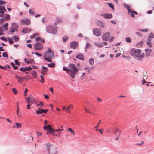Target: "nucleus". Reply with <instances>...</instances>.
Wrapping results in <instances>:
<instances>
[{"instance_id":"f257e3e1","label":"nucleus","mask_w":154,"mask_h":154,"mask_svg":"<svg viewBox=\"0 0 154 154\" xmlns=\"http://www.w3.org/2000/svg\"><path fill=\"white\" fill-rule=\"evenodd\" d=\"M130 54L137 59L142 60L144 56V54L139 49L132 48L130 51Z\"/></svg>"},{"instance_id":"f03ea898","label":"nucleus","mask_w":154,"mask_h":154,"mask_svg":"<svg viewBox=\"0 0 154 154\" xmlns=\"http://www.w3.org/2000/svg\"><path fill=\"white\" fill-rule=\"evenodd\" d=\"M68 68H69V72H70V75L71 77L74 79L76 74L79 71V69L73 64L71 63L69 64Z\"/></svg>"},{"instance_id":"7ed1b4c3","label":"nucleus","mask_w":154,"mask_h":154,"mask_svg":"<svg viewBox=\"0 0 154 154\" xmlns=\"http://www.w3.org/2000/svg\"><path fill=\"white\" fill-rule=\"evenodd\" d=\"M46 146L49 154H57L56 148L54 146L50 144H47Z\"/></svg>"},{"instance_id":"20e7f679","label":"nucleus","mask_w":154,"mask_h":154,"mask_svg":"<svg viewBox=\"0 0 154 154\" xmlns=\"http://www.w3.org/2000/svg\"><path fill=\"white\" fill-rule=\"evenodd\" d=\"M54 55V52L50 48H49L44 54V57L53 58Z\"/></svg>"},{"instance_id":"39448f33","label":"nucleus","mask_w":154,"mask_h":154,"mask_svg":"<svg viewBox=\"0 0 154 154\" xmlns=\"http://www.w3.org/2000/svg\"><path fill=\"white\" fill-rule=\"evenodd\" d=\"M46 30L48 33L53 34H55L57 31L56 29H53L52 27L51 26H48L46 28Z\"/></svg>"},{"instance_id":"423d86ee","label":"nucleus","mask_w":154,"mask_h":154,"mask_svg":"<svg viewBox=\"0 0 154 154\" xmlns=\"http://www.w3.org/2000/svg\"><path fill=\"white\" fill-rule=\"evenodd\" d=\"M43 47V45L39 42H36L34 45V48L35 49L37 50H40L42 49Z\"/></svg>"},{"instance_id":"0eeeda50","label":"nucleus","mask_w":154,"mask_h":154,"mask_svg":"<svg viewBox=\"0 0 154 154\" xmlns=\"http://www.w3.org/2000/svg\"><path fill=\"white\" fill-rule=\"evenodd\" d=\"M18 27V24L15 23H13L11 24V28L10 30V32H14L16 31Z\"/></svg>"},{"instance_id":"6e6552de","label":"nucleus","mask_w":154,"mask_h":154,"mask_svg":"<svg viewBox=\"0 0 154 154\" xmlns=\"http://www.w3.org/2000/svg\"><path fill=\"white\" fill-rule=\"evenodd\" d=\"M93 34L97 36H99L101 33V31L99 29L94 28L93 29Z\"/></svg>"},{"instance_id":"1a4fd4ad","label":"nucleus","mask_w":154,"mask_h":154,"mask_svg":"<svg viewBox=\"0 0 154 154\" xmlns=\"http://www.w3.org/2000/svg\"><path fill=\"white\" fill-rule=\"evenodd\" d=\"M110 35V33L109 32H106L104 33L102 36V40L103 41L108 40Z\"/></svg>"},{"instance_id":"9d476101","label":"nucleus","mask_w":154,"mask_h":154,"mask_svg":"<svg viewBox=\"0 0 154 154\" xmlns=\"http://www.w3.org/2000/svg\"><path fill=\"white\" fill-rule=\"evenodd\" d=\"M127 9L128 10V14H130L131 16L132 17H135L134 14H138V13L137 12L131 10V9H130L129 7L127 8Z\"/></svg>"},{"instance_id":"9b49d317","label":"nucleus","mask_w":154,"mask_h":154,"mask_svg":"<svg viewBox=\"0 0 154 154\" xmlns=\"http://www.w3.org/2000/svg\"><path fill=\"white\" fill-rule=\"evenodd\" d=\"M21 22L22 25H28L30 24V20L27 19H22L21 20Z\"/></svg>"},{"instance_id":"f8f14e48","label":"nucleus","mask_w":154,"mask_h":154,"mask_svg":"<svg viewBox=\"0 0 154 154\" xmlns=\"http://www.w3.org/2000/svg\"><path fill=\"white\" fill-rule=\"evenodd\" d=\"M100 15L106 19H109L112 17V15L111 14H101Z\"/></svg>"},{"instance_id":"ddd939ff","label":"nucleus","mask_w":154,"mask_h":154,"mask_svg":"<svg viewBox=\"0 0 154 154\" xmlns=\"http://www.w3.org/2000/svg\"><path fill=\"white\" fill-rule=\"evenodd\" d=\"M78 43L76 41L72 42L70 44L71 47L73 49H76L78 46Z\"/></svg>"},{"instance_id":"4468645a","label":"nucleus","mask_w":154,"mask_h":154,"mask_svg":"<svg viewBox=\"0 0 154 154\" xmlns=\"http://www.w3.org/2000/svg\"><path fill=\"white\" fill-rule=\"evenodd\" d=\"M15 77L16 79H17L18 82L20 83H21L24 79H26V77H20L17 75H16L15 76Z\"/></svg>"},{"instance_id":"2eb2a0df","label":"nucleus","mask_w":154,"mask_h":154,"mask_svg":"<svg viewBox=\"0 0 154 154\" xmlns=\"http://www.w3.org/2000/svg\"><path fill=\"white\" fill-rule=\"evenodd\" d=\"M6 11V9L4 6H0V13L1 14V17L3 16L4 13Z\"/></svg>"},{"instance_id":"dca6fc26","label":"nucleus","mask_w":154,"mask_h":154,"mask_svg":"<svg viewBox=\"0 0 154 154\" xmlns=\"http://www.w3.org/2000/svg\"><path fill=\"white\" fill-rule=\"evenodd\" d=\"M43 128L44 130H47L50 131H54L53 128L51 127V125H48L46 126H44Z\"/></svg>"},{"instance_id":"f3484780","label":"nucleus","mask_w":154,"mask_h":154,"mask_svg":"<svg viewBox=\"0 0 154 154\" xmlns=\"http://www.w3.org/2000/svg\"><path fill=\"white\" fill-rule=\"evenodd\" d=\"M31 30V29L28 28H24L21 31L22 33H26L29 32Z\"/></svg>"},{"instance_id":"a211bd4d","label":"nucleus","mask_w":154,"mask_h":154,"mask_svg":"<svg viewBox=\"0 0 154 154\" xmlns=\"http://www.w3.org/2000/svg\"><path fill=\"white\" fill-rule=\"evenodd\" d=\"M76 58L82 60H83L84 59V55L82 54H80L77 55L76 56Z\"/></svg>"},{"instance_id":"6ab92c4d","label":"nucleus","mask_w":154,"mask_h":154,"mask_svg":"<svg viewBox=\"0 0 154 154\" xmlns=\"http://www.w3.org/2000/svg\"><path fill=\"white\" fill-rule=\"evenodd\" d=\"M94 44L96 46L98 47L102 48L103 47V45L99 42H95Z\"/></svg>"},{"instance_id":"aec40b11","label":"nucleus","mask_w":154,"mask_h":154,"mask_svg":"<svg viewBox=\"0 0 154 154\" xmlns=\"http://www.w3.org/2000/svg\"><path fill=\"white\" fill-rule=\"evenodd\" d=\"M24 61L26 63L28 64L32 63L34 62V60L32 59L29 60L27 58H25L24 59Z\"/></svg>"},{"instance_id":"412c9836","label":"nucleus","mask_w":154,"mask_h":154,"mask_svg":"<svg viewBox=\"0 0 154 154\" xmlns=\"http://www.w3.org/2000/svg\"><path fill=\"white\" fill-rule=\"evenodd\" d=\"M43 109L41 108H38V109L36 110V113L37 114L43 113Z\"/></svg>"},{"instance_id":"4be33fe9","label":"nucleus","mask_w":154,"mask_h":154,"mask_svg":"<svg viewBox=\"0 0 154 154\" xmlns=\"http://www.w3.org/2000/svg\"><path fill=\"white\" fill-rule=\"evenodd\" d=\"M115 135L117 137H119L120 135L121 131L117 129H116L115 132H114Z\"/></svg>"},{"instance_id":"5701e85b","label":"nucleus","mask_w":154,"mask_h":154,"mask_svg":"<svg viewBox=\"0 0 154 154\" xmlns=\"http://www.w3.org/2000/svg\"><path fill=\"white\" fill-rule=\"evenodd\" d=\"M97 24L98 26L101 27H103L104 25V24L103 22L99 20L97 21Z\"/></svg>"},{"instance_id":"b1692460","label":"nucleus","mask_w":154,"mask_h":154,"mask_svg":"<svg viewBox=\"0 0 154 154\" xmlns=\"http://www.w3.org/2000/svg\"><path fill=\"white\" fill-rule=\"evenodd\" d=\"M44 59L47 61H48L49 62H52V60H51V58H49L48 57H44Z\"/></svg>"},{"instance_id":"393cba45","label":"nucleus","mask_w":154,"mask_h":154,"mask_svg":"<svg viewBox=\"0 0 154 154\" xmlns=\"http://www.w3.org/2000/svg\"><path fill=\"white\" fill-rule=\"evenodd\" d=\"M61 128H63V127L62 126H61ZM63 130V129L62 128L61 129H56L54 130H53V131L52 132H51V133H52L54 135H55V131H57V132H60Z\"/></svg>"},{"instance_id":"a878e982","label":"nucleus","mask_w":154,"mask_h":154,"mask_svg":"<svg viewBox=\"0 0 154 154\" xmlns=\"http://www.w3.org/2000/svg\"><path fill=\"white\" fill-rule=\"evenodd\" d=\"M143 45V42L142 41L140 42L137 43L136 46L138 47H140Z\"/></svg>"},{"instance_id":"bb28decb","label":"nucleus","mask_w":154,"mask_h":154,"mask_svg":"<svg viewBox=\"0 0 154 154\" xmlns=\"http://www.w3.org/2000/svg\"><path fill=\"white\" fill-rule=\"evenodd\" d=\"M89 63L91 66L93 65L94 62V59L93 58H91L89 60Z\"/></svg>"},{"instance_id":"cd10ccee","label":"nucleus","mask_w":154,"mask_h":154,"mask_svg":"<svg viewBox=\"0 0 154 154\" xmlns=\"http://www.w3.org/2000/svg\"><path fill=\"white\" fill-rule=\"evenodd\" d=\"M145 51L146 53V55L149 56L150 55V53H151L152 51L150 49H146L145 50Z\"/></svg>"},{"instance_id":"c85d7f7f","label":"nucleus","mask_w":154,"mask_h":154,"mask_svg":"<svg viewBox=\"0 0 154 154\" xmlns=\"http://www.w3.org/2000/svg\"><path fill=\"white\" fill-rule=\"evenodd\" d=\"M12 38L15 42L18 41L19 40V37L16 36H13L12 37Z\"/></svg>"},{"instance_id":"c756f323","label":"nucleus","mask_w":154,"mask_h":154,"mask_svg":"<svg viewBox=\"0 0 154 154\" xmlns=\"http://www.w3.org/2000/svg\"><path fill=\"white\" fill-rule=\"evenodd\" d=\"M15 126L14 127H16L17 128H21V125L20 123H15Z\"/></svg>"},{"instance_id":"7c9ffc66","label":"nucleus","mask_w":154,"mask_h":154,"mask_svg":"<svg viewBox=\"0 0 154 154\" xmlns=\"http://www.w3.org/2000/svg\"><path fill=\"white\" fill-rule=\"evenodd\" d=\"M38 34L37 33H35L31 35L30 37V38L31 39H33L36 36L38 35Z\"/></svg>"},{"instance_id":"2f4dec72","label":"nucleus","mask_w":154,"mask_h":154,"mask_svg":"<svg viewBox=\"0 0 154 154\" xmlns=\"http://www.w3.org/2000/svg\"><path fill=\"white\" fill-rule=\"evenodd\" d=\"M154 38V35L152 33H150L149 35V37L148 38V40H151Z\"/></svg>"},{"instance_id":"473e14b6","label":"nucleus","mask_w":154,"mask_h":154,"mask_svg":"<svg viewBox=\"0 0 154 154\" xmlns=\"http://www.w3.org/2000/svg\"><path fill=\"white\" fill-rule=\"evenodd\" d=\"M47 66L49 67H50L51 68L54 67L55 66V63H51L50 64H48Z\"/></svg>"},{"instance_id":"72a5a7b5","label":"nucleus","mask_w":154,"mask_h":154,"mask_svg":"<svg viewBox=\"0 0 154 154\" xmlns=\"http://www.w3.org/2000/svg\"><path fill=\"white\" fill-rule=\"evenodd\" d=\"M8 23H6L3 25V27L4 28L6 31L8 29Z\"/></svg>"},{"instance_id":"f704fd0d","label":"nucleus","mask_w":154,"mask_h":154,"mask_svg":"<svg viewBox=\"0 0 154 154\" xmlns=\"http://www.w3.org/2000/svg\"><path fill=\"white\" fill-rule=\"evenodd\" d=\"M67 131H69L71 134H72L73 135H74L75 134L73 130H72L71 128H69Z\"/></svg>"},{"instance_id":"c9c22d12","label":"nucleus","mask_w":154,"mask_h":154,"mask_svg":"<svg viewBox=\"0 0 154 154\" xmlns=\"http://www.w3.org/2000/svg\"><path fill=\"white\" fill-rule=\"evenodd\" d=\"M32 74L34 76V77L35 78L37 75V72L35 71H33L31 72Z\"/></svg>"},{"instance_id":"e433bc0d","label":"nucleus","mask_w":154,"mask_h":154,"mask_svg":"<svg viewBox=\"0 0 154 154\" xmlns=\"http://www.w3.org/2000/svg\"><path fill=\"white\" fill-rule=\"evenodd\" d=\"M107 4L108 6H109V7H110L113 10H114V6L112 4L110 3H108Z\"/></svg>"},{"instance_id":"4c0bfd02","label":"nucleus","mask_w":154,"mask_h":154,"mask_svg":"<svg viewBox=\"0 0 154 154\" xmlns=\"http://www.w3.org/2000/svg\"><path fill=\"white\" fill-rule=\"evenodd\" d=\"M68 39V37L66 36H65L63 38V41L64 42H66Z\"/></svg>"},{"instance_id":"58836bf2","label":"nucleus","mask_w":154,"mask_h":154,"mask_svg":"<svg viewBox=\"0 0 154 154\" xmlns=\"http://www.w3.org/2000/svg\"><path fill=\"white\" fill-rule=\"evenodd\" d=\"M19 110H20L19 108H18V109H17V114L18 116L20 117L21 114V113L19 112Z\"/></svg>"},{"instance_id":"ea45409f","label":"nucleus","mask_w":154,"mask_h":154,"mask_svg":"<svg viewBox=\"0 0 154 154\" xmlns=\"http://www.w3.org/2000/svg\"><path fill=\"white\" fill-rule=\"evenodd\" d=\"M125 41L127 42H131V38L128 37L126 38Z\"/></svg>"},{"instance_id":"a19ab883","label":"nucleus","mask_w":154,"mask_h":154,"mask_svg":"<svg viewBox=\"0 0 154 154\" xmlns=\"http://www.w3.org/2000/svg\"><path fill=\"white\" fill-rule=\"evenodd\" d=\"M5 18L6 20H8L10 19V15L8 14H6L5 16Z\"/></svg>"},{"instance_id":"79ce46f5","label":"nucleus","mask_w":154,"mask_h":154,"mask_svg":"<svg viewBox=\"0 0 154 154\" xmlns=\"http://www.w3.org/2000/svg\"><path fill=\"white\" fill-rule=\"evenodd\" d=\"M8 40L9 42V43L10 44H13L14 43V42L13 41L12 39L10 37H8Z\"/></svg>"},{"instance_id":"37998d69","label":"nucleus","mask_w":154,"mask_h":154,"mask_svg":"<svg viewBox=\"0 0 154 154\" xmlns=\"http://www.w3.org/2000/svg\"><path fill=\"white\" fill-rule=\"evenodd\" d=\"M151 40H148L147 42V44L150 47H151L152 46V45L150 43Z\"/></svg>"},{"instance_id":"c03bdc74","label":"nucleus","mask_w":154,"mask_h":154,"mask_svg":"<svg viewBox=\"0 0 154 154\" xmlns=\"http://www.w3.org/2000/svg\"><path fill=\"white\" fill-rule=\"evenodd\" d=\"M90 44L88 42H87L86 44V47L85 48V51H87L86 49L88 48L90 46Z\"/></svg>"},{"instance_id":"a18cd8bd","label":"nucleus","mask_w":154,"mask_h":154,"mask_svg":"<svg viewBox=\"0 0 154 154\" xmlns=\"http://www.w3.org/2000/svg\"><path fill=\"white\" fill-rule=\"evenodd\" d=\"M84 108L85 112L90 113H92V112L89 111L88 109H87L85 106L84 107Z\"/></svg>"},{"instance_id":"49530a36","label":"nucleus","mask_w":154,"mask_h":154,"mask_svg":"<svg viewBox=\"0 0 154 154\" xmlns=\"http://www.w3.org/2000/svg\"><path fill=\"white\" fill-rule=\"evenodd\" d=\"M32 100L33 101V103L35 104H36L38 103V101L35 99L33 98L32 99Z\"/></svg>"},{"instance_id":"de8ad7c7","label":"nucleus","mask_w":154,"mask_h":154,"mask_svg":"<svg viewBox=\"0 0 154 154\" xmlns=\"http://www.w3.org/2000/svg\"><path fill=\"white\" fill-rule=\"evenodd\" d=\"M63 69L64 71H67V73H69V68L68 69L66 67H63Z\"/></svg>"},{"instance_id":"09e8293b","label":"nucleus","mask_w":154,"mask_h":154,"mask_svg":"<svg viewBox=\"0 0 154 154\" xmlns=\"http://www.w3.org/2000/svg\"><path fill=\"white\" fill-rule=\"evenodd\" d=\"M4 34V31L2 29L0 26V35H3Z\"/></svg>"},{"instance_id":"8fccbe9b","label":"nucleus","mask_w":154,"mask_h":154,"mask_svg":"<svg viewBox=\"0 0 154 154\" xmlns=\"http://www.w3.org/2000/svg\"><path fill=\"white\" fill-rule=\"evenodd\" d=\"M12 91L15 94H16L17 93V89L15 88H13Z\"/></svg>"},{"instance_id":"3c124183","label":"nucleus","mask_w":154,"mask_h":154,"mask_svg":"<svg viewBox=\"0 0 154 154\" xmlns=\"http://www.w3.org/2000/svg\"><path fill=\"white\" fill-rule=\"evenodd\" d=\"M0 39L3 40L5 42L7 41V39L4 36H2L0 38Z\"/></svg>"},{"instance_id":"603ef678","label":"nucleus","mask_w":154,"mask_h":154,"mask_svg":"<svg viewBox=\"0 0 154 154\" xmlns=\"http://www.w3.org/2000/svg\"><path fill=\"white\" fill-rule=\"evenodd\" d=\"M73 108V105H69L67 107L68 109L70 110V109Z\"/></svg>"},{"instance_id":"864d4df0","label":"nucleus","mask_w":154,"mask_h":154,"mask_svg":"<svg viewBox=\"0 0 154 154\" xmlns=\"http://www.w3.org/2000/svg\"><path fill=\"white\" fill-rule=\"evenodd\" d=\"M85 69L87 70L88 72H90L91 69V68L88 67H86L85 68Z\"/></svg>"},{"instance_id":"5fc2aeb1","label":"nucleus","mask_w":154,"mask_h":154,"mask_svg":"<svg viewBox=\"0 0 154 154\" xmlns=\"http://www.w3.org/2000/svg\"><path fill=\"white\" fill-rule=\"evenodd\" d=\"M20 70L21 71L24 72L26 71V68L21 67L20 69Z\"/></svg>"},{"instance_id":"6e6d98bb","label":"nucleus","mask_w":154,"mask_h":154,"mask_svg":"<svg viewBox=\"0 0 154 154\" xmlns=\"http://www.w3.org/2000/svg\"><path fill=\"white\" fill-rule=\"evenodd\" d=\"M47 71L45 70H42L41 71V73L43 75H45L47 73Z\"/></svg>"},{"instance_id":"4d7b16f0","label":"nucleus","mask_w":154,"mask_h":154,"mask_svg":"<svg viewBox=\"0 0 154 154\" xmlns=\"http://www.w3.org/2000/svg\"><path fill=\"white\" fill-rule=\"evenodd\" d=\"M115 38L113 37H109L108 40L110 42H112L114 39Z\"/></svg>"},{"instance_id":"13d9d810","label":"nucleus","mask_w":154,"mask_h":154,"mask_svg":"<svg viewBox=\"0 0 154 154\" xmlns=\"http://www.w3.org/2000/svg\"><path fill=\"white\" fill-rule=\"evenodd\" d=\"M56 20L59 22H61L63 21L62 19L59 18H56Z\"/></svg>"},{"instance_id":"bf43d9fd","label":"nucleus","mask_w":154,"mask_h":154,"mask_svg":"<svg viewBox=\"0 0 154 154\" xmlns=\"http://www.w3.org/2000/svg\"><path fill=\"white\" fill-rule=\"evenodd\" d=\"M2 56L3 57H7L8 58V55L7 53L5 52H4L2 54Z\"/></svg>"},{"instance_id":"052dcab7","label":"nucleus","mask_w":154,"mask_h":154,"mask_svg":"<svg viewBox=\"0 0 154 154\" xmlns=\"http://www.w3.org/2000/svg\"><path fill=\"white\" fill-rule=\"evenodd\" d=\"M32 69V68L31 67L29 66L28 67H26V71H29L30 70H31Z\"/></svg>"},{"instance_id":"680f3d73","label":"nucleus","mask_w":154,"mask_h":154,"mask_svg":"<svg viewBox=\"0 0 154 154\" xmlns=\"http://www.w3.org/2000/svg\"><path fill=\"white\" fill-rule=\"evenodd\" d=\"M42 68L43 69V70H45L48 71V68L47 67H45L44 66H42Z\"/></svg>"},{"instance_id":"e2e57ef3","label":"nucleus","mask_w":154,"mask_h":154,"mask_svg":"<svg viewBox=\"0 0 154 154\" xmlns=\"http://www.w3.org/2000/svg\"><path fill=\"white\" fill-rule=\"evenodd\" d=\"M28 91V90L26 88L25 89V91L24 92V96H26L27 95V93Z\"/></svg>"},{"instance_id":"0e129e2a","label":"nucleus","mask_w":154,"mask_h":154,"mask_svg":"<svg viewBox=\"0 0 154 154\" xmlns=\"http://www.w3.org/2000/svg\"><path fill=\"white\" fill-rule=\"evenodd\" d=\"M96 130L97 131H98L100 133L102 134H103V130L96 129Z\"/></svg>"},{"instance_id":"69168bd1","label":"nucleus","mask_w":154,"mask_h":154,"mask_svg":"<svg viewBox=\"0 0 154 154\" xmlns=\"http://www.w3.org/2000/svg\"><path fill=\"white\" fill-rule=\"evenodd\" d=\"M41 39H42L41 38L39 37H37L35 38V41H40Z\"/></svg>"},{"instance_id":"338daca9","label":"nucleus","mask_w":154,"mask_h":154,"mask_svg":"<svg viewBox=\"0 0 154 154\" xmlns=\"http://www.w3.org/2000/svg\"><path fill=\"white\" fill-rule=\"evenodd\" d=\"M29 13L32 15L33 14H34V12L31 9H29Z\"/></svg>"},{"instance_id":"774afa93","label":"nucleus","mask_w":154,"mask_h":154,"mask_svg":"<svg viewBox=\"0 0 154 154\" xmlns=\"http://www.w3.org/2000/svg\"><path fill=\"white\" fill-rule=\"evenodd\" d=\"M5 3V2L0 0V5H4Z\"/></svg>"}]
</instances>
